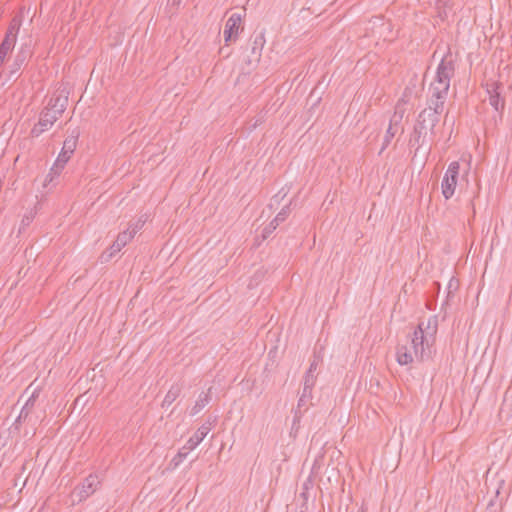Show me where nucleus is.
<instances>
[{
    "instance_id": "obj_1",
    "label": "nucleus",
    "mask_w": 512,
    "mask_h": 512,
    "mask_svg": "<svg viewBox=\"0 0 512 512\" xmlns=\"http://www.w3.org/2000/svg\"><path fill=\"white\" fill-rule=\"evenodd\" d=\"M67 103L68 95L64 90L54 92L41 111L39 121L31 129V136L39 137L42 133L48 131L63 114Z\"/></svg>"
},
{
    "instance_id": "obj_2",
    "label": "nucleus",
    "mask_w": 512,
    "mask_h": 512,
    "mask_svg": "<svg viewBox=\"0 0 512 512\" xmlns=\"http://www.w3.org/2000/svg\"><path fill=\"white\" fill-rule=\"evenodd\" d=\"M437 330V316H431L426 322L422 321L418 324L411 338V349L417 359L424 360L430 356V349L435 343Z\"/></svg>"
},
{
    "instance_id": "obj_3",
    "label": "nucleus",
    "mask_w": 512,
    "mask_h": 512,
    "mask_svg": "<svg viewBox=\"0 0 512 512\" xmlns=\"http://www.w3.org/2000/svg\"><path fill=\"white\" fill-rule=\"evenodd\" d=\"M444 110V103L428 99V107L420 112L414 127L410 143L417 146V149L423 144L428 132L434 134V129L439 122V116Z\"/></svg>"
},
{
    "instance_id": "obj_4",
    "label": "nucleus",
    "mask_w": 512,
    "mask_h": 512,
    "mask_svg": "<svg viewBox=\"0 0 512 512\" xmlns=\"http://www.w3.org/2000/svg\"><path fill=\"white\" fill-rule=\"evenodd\" d=\"M454 74V60L451 57H443L436 68L434 79L429 86V99L432 101H440L445 104L450 88V82Z\"/></svg>"
},
{
    "instance_id": "obj_5",
    "label": "nucleus",
    "mask_w": 512,
    "mask_h": 512,
    "mask_svg": "<svg viewBox=\"0 0 512 512\" xmlns=\"http://www.w3.org/2000/svg\"><path fill=\"white\" fill-rule=\"evenodd\" d=\"M21 26L22 17L19 15L14 16L11 19L8 28L5 32L4 38L0 44V68L11 56L15 48Z\"/></svg>"
},
{
    "instance_id": "obj_6",
    "label": "nucleus",
    "mask_w": 512,
    "mask_h": 512,
    "mask_svg": "<svg viewBox=\"0 0 512 512\" xmlns=\"http://www.w3.org/2000/svg\"><path fill=\"white\" fill-rule=\"evenodd\" d=\"M78 135V133H75L65 139L63 147L47 175V179H49V181H52L55 175H59L61 173L66 163L73 155L76 149Z\"/></svg>"
},
{
    "instance_id": "obj_7",
    "label": "nucleus",
    "mask_w": 512,
    "mask_h": 512,
    "mask_svg": "<svg viewBox=\"0 0 512 512\" xmlns=\"http://www.w3.org/2000/svg\"><path fill=\"white\" fill-rule=\"evenodd\" d=\"M459 172L460 163L458 161H453L448 165V168L444 173L441 181V193L446 200L452 198L455 193Z\"/></svg>"
},
{
    "instance_id": "obj_8",
    "label": "nucleus",
    "mask_w": 512,
    "mask_h": 512,
    "mask_svg": "<svg viewBox=\"0 0 512 512\" xmlns=\"http://www.w3.org/2000/svg\"><path fill=\"white\" fill-rule=\"evenodd\" d=\"M100 485V480L97 475L90 474L87 476L81 485L77 486L73 493V502L80 503L90 497L96 492Z\"/></svg>"
},
{
    "instance_id": "obj_9",
    "label": "nucleus",
    "mask_w": 512,
    "mask_h": 512,
    "mask_svg": "<svg viewBox=\"0 0 512 512\" xmlns=\"http://www.w3.org/2000/svg\"><path fill=\"white\" fill-rule=\"evenodd\" d=\"M132 239H133V235H132V233H130L129 229L119 233L116 240L109 247V249L101 255L102 262H107L110 259H112Z\"/></svg>"
},
{
    "instance_id": "obj_10",
    "label": "nucleus",
    "mask_w": 512,
    "mask_h": 512,
    "mask_svg": "<svg viewBox=\"0 0 512 512\" xmlns=\"http://www.w3.org/2000/svg\"><path fill=\"white\" fill-rule=\"evenodd\" d=\"M31 55L29 44H22L14 56L13 62L9 65V78L16 76Z\"/></svg>"
},
{
    "instance_id": "obj_11",
    "label": "nucleus",
    "mask_w": 512,
    "mask_h": 512,
    "mask_svg": "<svg viewBox=\"0 0 512 512\" xmlns=\"http://www.w3.org/2000/svg\"><path fill=\"white\" fill-rule=\"evenodd\" d=\"M31 55L29 44H22L14 56L13 62L9 65V78L16 76Z\"/></svg>"
},
{
    "instance_id": "obj_12",
    "label": "nucleus",
    "mask_w": 512,
    "mask_h": 512,
    "mask_svg": "<svg viewBox=\"0 0 512 512\" xmlns=\"http://www.w3.org/2000/svg\"><path fill=\"white\" fill-rule=\"evenodd\" d=\"M31 55L29 44H22L14 56L13 62L9 65V78L16 76Z\"/></svg>"
},
{
    "instance_id": "obj_13",
    "label": "nucleus",
    "mask_w": 512,
    "mask_h": 512,
    "mask_svg": "<svg viewBox=\"0 0 512 512\" xmlns=\"http://www.w3.org/2000/svg\"><path fill=\"white\" fill-rule=\"evenodd\" d=\"M31 55L29 44H22L14 56L13 62L9 65V78L16 76Z\"/></svg>"
},
{
    "instance_id": "obj_14",
    "label": "nucleus",
    "mask_w": 512,
    "mask_h": 512,
    "mask_svg": "<svg viewBox=\"0 0 512 512\" xmlns=\"http://www.w3.org/2000/svg\"><path fill=\"white\" fill-rule=\"evenodd\" d=\"M242 17L238 13H233L227 20L224 29V39L228 43L232 39H235L238 35Z\"/></svg>"
},
{
    "instance_id": "obj_15",
    "label": "nucleus",
    "mask_w": 512,
    "mask_h": 512,
    "mask_svg": "<svg viewBox=\"0 0 512 512\" xmlns=\"http://www.w3.org/2000/svg\"><path fill=\"white\" fill-rule=\"evenodd\" d=\"M210 431L211 423H203L197 429V431L186 441L185 449H191L193 451L205 439Z\"/></svg>"
},
{
    "instance_id": "obj_16",
    "label": "nucleus",
    "mask_w": 512,
    "mask_h": 512,
    "mask_svg": "<svg viewBox=\"0 0 512 512\" xmlns=\"http://www.w3.org/2000/svg\"><path fill=\"white\" fill-rule=\"evenodd\" d=\"M499 86L496 82H492L491 84H487V93L489 95V104L495 109V111L500 112L504 109V99L501 98L499 93Z\"/></svg>"
},
{
    "instance_id": "obj_17",
    "label": "nucleus",
    "mask_w": 512,
    "mask_h": 512,
    "mask_svg": "<svg viewBox=\"0 0 512 512\" xmlns=\"http://www.w3.org/2000/svg\"><path fill=\"white\" fill-rule=\"evenodd\" d=\"M413 350H409L407 346H400L396 351V360L399 365H409L414 360Z\"/></svg>"
},
{
    "instance_id": "obj_18",
    "label": "nucleus",
    "mask_w": 512,
    "mask_h": 512,
    "mask_svg": "<svg viewBox=\"0 0 512 512\" xmlns=\"http://www.w3.org/2000/svg\"><path fill=\"white\" fill-rule=\"evenodd\" d=\"M210 391L211 388H209L208 392H201L199 394L198 399L190 410L191 416L197 415L206 405H208L211 400Z\"/></svg>"
},
{
    "instance_id": "obj_19",
    "label": "nucleus",
    "mask_w": 512,
    "mask_h": 512,
    "mask_svg": "<svg viewBox=\"0 0 512 512\" xmlns=\"http://www.w3.org/2000/svg\"><path fill=\"white\" fill-rule=\"evenodd\" d=\"M181 386L178 384L172 385L166 393L161 406L163 408L169 407L181 394Z\"/></svg>"
},
{
    "instance_id": "obj_20",
    "label": "nucleus",
    "mask_w": 512,
    "mask_h": 512,
    "mask_svg": "<svg viewBox=\"0 0 512 512\" xmlns=\"http://www.w3.org/2000/svg\"><path fill=\"white\" fill-rule=\"evenodd\" d=\"M264 44L265 38L263 34L255 36L251 47V54L254 61H259Z\"/></svg>"
},
{
    "instance_id": "obj_21",
    "label": "nucleus",
    "mask_w": 512,
    "mask_h": 512,
    "mask_svg": "<svg viewBox=\"0 0 512 512\" xmlns=\"http://www.w3.org/2000/svg\"><path fill=\"white\" fill-rule=\"evenodd\" d=\"M313 385H311V380L304 381L302 394L298 400V408L305 406L307 401L312 398V389Z\"/></svg>"
},
{
    "instance_id": "obj_22",
    "label": "nucleus",
    "mask_w": 512,
    "mask_h": 512,
    "mask_svg": "<svg viewBox=\"0 0 512 512\" xmlns=\"http://www.w3.org/2000/svg\"><path fill=\"white\" fill-rule=\"evenodd\" d=\"M405 110L399 105L396 106L395 112L390 119L389 125H392L393 129H398L401 125Z\"/></svg>"
},
{
    "instance_id": "obj_23",
    "label": "nucleus",
    "mask_w": 512,
    "mask_h": 512,
    "mask_svg": "<svg viewBox=\"0 0 512 512\" xmlns=\"http://www.w3.org/2000/svg\"><path fill=\"white\" fill-rule=\"evenodd\" d=\"M317 367H318V360L314 359L310 363L309 369L306 372L305 377H304V381L311 380V385H313V386L315 385V381H316L315 372L317 370Z\"/></svg>"
},
{
    "instance_id": "obj_24",
    "label": "nucleus",
    "mask_w": 512,
    "mask_h": 512,
    "mask_svg": "<svg viewBox=\"0 0 512 512\" xmlns=\"http://www.w3.org/2000/svg\"><path fill=\"white\" fill-rule=\"evenodd\" d=\"M191 449H185V445L179 449L178 453L173 457L172 463L175 467L180 465L191 452Z\"/></svg>"
},
{
    "instance_id": "obj_25",
    "label": "nucleus",
    "mask_w": 512,
    "mask_h": 512,
    "mask_svg": "<svg viewBox=\"0 0 512 512\" xmlns=\"http://www.w3.org/2000/svg\"><path fill=\"white\" fill-rule=\"evenodd\" d=\"M397 132L398 129H393L392 125L388 126L380 153H382L388 147V145L391 143V140L393 139Z\"/></svg>"
},
{
    "instance_id": "obj_26",
    "label": "nucleus",
    "mask_w": 512,
    "mask_h": 512,
    "mask_svg": "<svg viewBox=\"0 0 512 512\" xmlns=\"http://www.w3.org/2000/svg\"><path fill=\"white\" fill-rule=\"evenodd\" d=\"M31 411H32L31 409H28L27 407H24V406H23V407H22V409H21V411H20V413H19V415H18V417H17V419L15 420L14 425H15L16 427H18V425H19L22 421H26V420L29 418Z\"/></svg>"
},
{
    "instance_id": "obj_27",
    "label": "nucleus",
    "mask_w": 512,
    "mask_h": 512,
    "mask_svg": "<svg viewBox=\"0 0 512 512\" xmlns=\"http://www.w3.org/2000/svg\"><path fill=\"white\" fill-rule=\"evenodd\" d=\"M144 223H145V220L139 219L134 224H131L128 227V229L130 230V233H132L133 237L143 227Z\"/></svg>"
},
{
    "instance_id": "obj_28",
    "label": "nucleus",
    "mask_w": 512,
    "mask_h": 512,
    "mask_svg": "<svg viewBox=\"0 0 512 512\" xmlns=\"http://www.w3.org/2000/svg\"><path fill=\"white\" fill-rule=\"evenodd\" d=\"M289 207L285 206L281 209V211L275 216V221L283 222L287 218L289 214Z\"/></svg>"
},
{
    "instance_id": "obj_29",
    "label": "nucleus",
    "mask_w": 512,
    "mask_h": 512,
    "mask_svg": "<svg viewBox=\"0 0 512 512\" xmlns=\"http://www.w3.org/2000/svg\"><path fill=\"white\" fill-rule=\"evenodd\" d=\"M36 393L33 392L32 395L27 399V401L24 404V407H27L28 409H33L35 401H36Z\"/></svg>"
},
{
    "instance_id": "obj_30",
    "label": "nucleus",
    "mask_w": 512,
    "mask_h": 512,
    "mask_svg": "<svg viewBox=\"0 0 512 512\" xmlns=\"http://www.w3.org/2000/svg\"><path fill=\"white\" fill-rule=\"evenodd\" d=\"M503 405L512 411V393L506 392Z\"/></svg>"
},
{
    "instance_id": "obj_31",
    "label": "nucleus",
    "mask_w": 512,
    "mask_h": 512,
    "mask_svg": "<svg viewBox=\"0 0 512 512\" xmlns=\"http://www.w3.org/2000/svg\"><path fill=\"white\" fill-rule=\"evenodd\" d=\"M277 227L273 223H269L267 227L263 230V238H266L270 233H272Z\"/></svg>"
},
{
    "instance_id": "obj_32",
    "label": "nucleus",
    "mask_w": 512,
    "mask_h": 512,
    "mask_svg": "<svg viewBox=\"0 0 512 512\" xmlns=\"http://www.w3.org/2000/svg\"><path fill=\"white\" fill-rule=\"evenodd\" d=\"M276 227L281 223L280 221H275V218L271 221Z\"/></svg>"
},
{
    "instance_id": "obj_33",
    "label": "nucleus",
    "mask_w": 512,
    "mask_h": 512,
    "mask_svg": "<svg viewBox=\"0 0 512 512\" xmlns=\"http://www.w3.org/2000/svg\"><path fill=\"white\" fill-rule=\"evenodd\" d=\"M452 287H454V284H453V282L451 280L450 283H449V288H452Z\"/></svg>"
}]
</instances>
